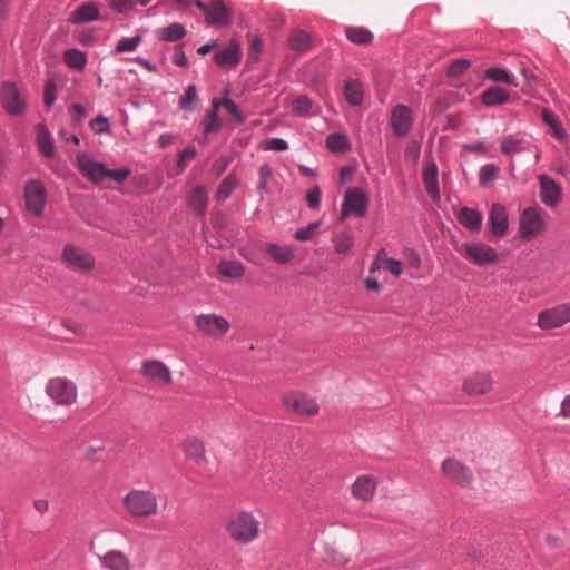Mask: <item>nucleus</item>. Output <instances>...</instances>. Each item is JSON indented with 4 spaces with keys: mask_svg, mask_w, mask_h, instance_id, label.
Listing matches in <instances>:
<instances>
[{
    "mask_svg": "<svg viewBox=\"0 0 570 570\" xmlns=\"http://www.w3.org/2000/svg\"><path fill=\"white\" fill-rule=\"evenodd\" d=\"M90 129L98 135L107 134L110 131L109 120L105 116H98L89 121Z\"/></svg>",
    "mask_w": 570,
    "mask_h": 570,
    "instance_id": "nucleus-53",
    "label": "nucleus"
},
{
    "mask_svg": "<svg viewBox=\"0 0 570 570\" xmlns=\"http://www.w3.org/2000/svg\"><path fill=\"white\" fill-rule=\"evenodd\" d=\"M484 78L494 82H503L510 86L518 87L515 78L511 76L504 68L491 67L484 71Z\"/></svg>",
    "mask_w": 570,
    "mask_h": 570,
    "instance_id": "nucleus-41",
    "label": "nucleus"
},
{
    "mask_svg": "<svg viewBox=\"0 0 570 570\" xmlns=\"http://www.w3.org/2000/svg\"><path fill=\"white\" fill-rule=\"evenodd\" d=\"M333 243L335 253L337 254L348 253L354 244L352 235L347 232H342L334 236Z\"/></svg>",
    "mask_w": 570,
    "mask_h": 570,
    "instance_id": "nucleus-48",
    "label": "nucleus"
},
{
    "mask_svg": "<svg viewBox=\"0 0 570 570\" xmlns=\"http://www.w3.org/2000/svg\"><path fill=\"white\" fill-rule=\"evenodd\" d=\"M422 180L426 193L432 198L433 202L440 200V187L438 179V166L432 160L429 165L423 168L422 171Z\"/></svg>",
    "mask_w": 570,
    "mask_h": 570,
    "instance_id": "nucleus-24",
    "label": "nucleus"
},
{
    "mask_svg": "<svg viewBox=\"0 0 570 570\" xmlns=\"http://www.w3.org/2000/svg\"><path fill=\"white\" fill-rule=\"evenodd\" d=\"M385 268L391 272L394 276L402 274V263L395 258H381L377 256L370 267V274H374L376 271Z\"/></svg>",
    "mask_w": 570,
    "mask_h": 570,
    "instance_id": "nucleus-39",
    "label": "nucleus"
},
{
    "mask_svg": "<svg viewBox=\"0 0 570 570\" xmlns=\"http://www.w3.org/2000/svg\"><path fill=\"white\" fill-rule=\"evenodd\" d=\"M184 48H185L184 43H179L175 47L173 62L178 67H187L188 66V59L186 57Z\"/></svg>",
    "mask_w": 570,
    "mask_h": 570,
    "instance_id": "nucleus-61",
    "label": "nucleus"
},
{
    "mask_svg": "<svg viewBox=\"0 0 570 570\" xmlns=\"http://www.w3.org/2000/svg\"><path fill=\"white\" fill-rule=\"evenodd\" d=\"M245 271L244 264L239 261L223 259L217 265V272L224 278H242L245 275Z\"/></svg>",
    "mask_w": 570,
    "mask_h": 570,
    "instance_id": "nucleus-30",
    "label": "nucleus"
},
{
    "mask_svg": "<svg viewBox=\"0 0 570 570\" xmlns=\"http://www.w3.org/2000/svg\"><path fill=\"white\" fill-rule=\"evenodd\" d=\"M311 36L306 31L296 30L289 36V48L294 51L305 52L311 48Z\"/></svg>",
    "mask_w": 570,
    "mask_h": 570,
    "instance_id": "nucleus-42",
    "label": "nucleus"
},
{
    "mask_svg": "<svg viewBox=\"0 0 570 570\" xmlns=\"http://www.w3.org/2000/svg\"><path fill=\"white\" fill-rule=\"evenodd\" d=\"M421 153V147L416 141H410L406 145L404 155L407 160L417 161Z\"/></svg>",
    "mask_w": 570,
    "mask_h": 570,
    "instance_id": "nucleus-62",
    "label": "nucleus"
},
{
    "mask_svg": "<svg viewBox=\"0 0 570 570\" xmlns=\"http://www.w3.org/2000/svg\"><path fill=\"white\" fill-rule=\"evenodd\" d=\"M141 374L150 381L165 384H170L173 380L170 370L158 360L142 362Z\"/></svg>",
    "mask_w": 570,
    "mask_h": 570,
    "instance_id": "nucleus-21",
    "label": "nucleus"
},
{
    "mask_svg": "<svg viewBox=\"0 0 570 570\" xmlns=\"http://www.w3.org/2000/svg\"><path fill=\"white\" fill-rule=\"evenodd\" d=\"M321 222H312L305 227L297 229L294 238L299 242H307L312 238L313 234L320 228Z\"/></svg>",
    "mask_w": 570,
    "mask_h": 570,
    "instance_id": "nucleus-51",
    "label": "nucleus"
},
{
    "mask_svg": "<svg viewBox=\"0 0 570 570\" xmlns=\"http://www.w3.org/2000/svg\"><path fill=\"white\" fill-rule=\"evenodd\" d=\"M560 415L570 419V394L566 395L561 402Z\"/></svg>",
    "mask_w": 570,
    "mask_h": 570,
    "instance_id": "nucleus-64",
    "label": "nucleus"
},
{
    "mask_svg": "<svg viewBox=\"0 0 570 570\" xmlns=\"http://www.w3.org/2000/svg\"><path fill=\"white\" fill-rule=\"evenodd\" d=\"M188 205L196 214H205L208 206V194L204 186L198 185L191 189L188 198Z\"/></svg>",
    "mask_w": 570,
    "mask_h": 570,
    "instance_id": "nucleus-29",
    "label": "nucleus"
},
{
    "mask_svg": "<svg viewBox=\"0 0 570 570\" xmlns=\"http://www.w3.org/2000/svg\"><path fill=\"white\" fill-rule=\"evenodd\" d=\"M37 131V145L40 153L48 158L52 157L55 154V148L48 128L43 124H38Z\"/></svg>",
    "mask_w": 570,
    "mask_h": 570,
    "instance_id": "nucleus-33",
    "label": "nucleus"
},
{
    "mask_svg": "<svg viewBox=\"0 0 570 570\" xmlns=\"http://www.w3.org/2000/svg\"><path fill=\"white\" fill-rule=\"evenodd\" d=\"M0 102L10 116H22L27 111L26 101L21 98L16 82L4 81L0 86Z\"/></svg>",
    "mask_w": 570,
    "mask_h": 570,
    "instance_id": "nucleus-7",
    "label": "nucleus"
},
{
    "mask_svg": "<svg viewBox=\"0 0 570 570\" xmlns=\"http://www.w3.org/2000/svg\"><path fill=\"white\" fill-rule=\"evenodd\" d=\"M62 256L69 266L77 271L88 272L95 267L94 256L72 245H66L62 250Z\"/></svg>",
    "mask_w": 570,
    "mask_h": 570,
    "instance_id": "nucleus-15",
    "label": "nucleus"
},
{
    "mask_svg": "<svg viewBox=\"0 0 570 570\" xmlns=\"http://www.w3.org/2000/svg\"><path fill=\"white\" fill-rule=\"evenodd\" d=\"M313 100L307 95H298L293 100L292 112L297 117H312Z\"/></svg>",
    "mask_w": 570,
    "mask_h": 570,
    "instance_id": "nucleus-40",
    "label": "nucleus"
},
{
    "mask_svg": "<svg viewBox=\"0 0 570 570\" xmlns=\"http://www.w3.org/2000/svg\"><path fill=\"white\" fill-rule=\"evenodd\" d=\"M232 11L223 0H213L205 17V22L210 27H228L232 24Z\"/></svg>",
    "mask_w": 570,
    "mask_h": 570,
    "instance_id": "nucleus-18",
    "label": "nucleus"
},
{
    "mask_svg": "<svg viewBox=\"0 0 570 570\" xmlns=\"http://www.w3.org/2000/svg\"><path fill=\"white\" fill-rule=\"evenodd\" d=\"M196 156H197V150H196L195 147L189 146V147L183 149L179 153V156H178V159H177V167L180 170H184L186 165H187V161L196 158Z\"/></svg>",
    "mask_w": 570,
    "mask_h": 570,
    "instance_id": "nucleus-58",
    "label": "nucleus"
},
{
    "mask_svg": "<svg viewBox=\"0 0 570 570\" xmlns=\"http://www.w3.org/2000/svg\"><path fill=\"white\" fill-rule=\"evenodd\" d=\"M458 222L468 230L479 233L482 228L483 217L480 210L462 207L456 216Z\"/></svg>",
    "mask_w": 570,
    "mask_h": 570,
    "instance_id": "nucleus-25",
    "label": "nucleus"
},
{
    "mask_svg": "<svg viewBox=\"0 0 570 570\" xmlns=\"http://www.w3.org/2000/svg\"><path fill=\"white\" fill-rule=\"evenodd\" d=\"M344 98L353 107L363 102V86L358 80L350 79L344 86Z\"/></svg>",
    "mask_w": 570,
    "mask_h": 570,
    "instance_id": "nucleus-32",
    "label": "nucleus"
},
{
    "mask_svg": "<svg viewBox=\"0 0 570 570\" xmlns=\"http://www.w3.org/2000/svg\"><path fill=\"white\" fill-rule=\"evenodd\" d=\"M544 232V222L537 207H527L519 218V234L523 242H530Z\"/></svg>",
    "mask_w": 570,
    "mask_h": 570,
    "instance_id": "nucleus-6",
    "label": "nucleus"
},
{
    "mask_svg": "<svg viewBox=\"0 0 570 570\" xmlns=\"http://www.w3.org/2000/svg\"><path fill=\"white\" fill-rule=\"evenodd\" d=\"M326 147L331 151L343 153L350 148L348 139L340 132L330 134L326 138Z\"/></svg>",
    "mask_w": 570,
    "mask_h": 570,
    "instance_id": "nucleus-45",
    "label": "nucleus"
},
{
    "mask_svg": "<svg viewBox=\"0 0 570 570\" xmlns=\"http://www.w3.org/2000/svg\"><path fill=\"white\" fill-rule=\"evenodd\" d=\"M500 150L504 155H513L528 150L527 142L514 135L505 136L500 145Z\"/></svg>",
    "mask_w": 570,
    "mask_h": 570,
    "instance_id": "nucleus-37",
    "label": "nucleus"
},
{
    "mask_svg": "<svg viewBox=\"0 0 570 570\" xmlns=\"http://www.w3.org/2000/svg\"><path fill=\"white\" fill-rule=\"evenodd\" d=\"M100 19L99 6L94 1L83 2L72 12L70 21L73 24H83Z\"/></svg>",
    "mask_w": 570,
    "mask_h": 570,
    "instance_id": "nucleus-23",
    "label": "nucleus"
},
{
    "mask_svg": "<svg viewBox=\"0 0 570 570\" xmlns=\"http://www.w3.org/2000/svg\"><path fill=\"white\" fill-rule=\"evenodd\" d=\"M122 505L130 515L136 518L155 515L158 510L156 495L147 490H130L122 498Z\"/></svg>",
    "mask_w": 570,
    "mask_h": 570,
    "instance_id": "nucleus-3",
    "label": "nucleus"
},
{
    "mask_svg": "<svg viewBox=\"0 0 570 570\" xmlns=\"http://www.w3.org/2000/svg\"><path fill=\"white\" fill-rule=\"evenodd\" d=\"M413 116L411 108L397 105L392 109L390 125L397 137H405L412 129Z\"/></svg>",
    "mask_w": 570,
    "mask_h": 570,
    "instance_id": "nucleus-16",
    "label": "nucleus"
},
{
    "mask_svg": "<svg viewBox=\"0 0 570 570\" xmlns=\"http://www.w3.org/2000/svg\"><path fill=\"white\" fill-rule=\"evenodd\" d=\"M441 472L461 488H469L473 482V473L470 468L454 458H448L442 462Z\"/></svg>",
    "mask_w": 570,
    "mask_h": 570,
    "instance_id": "nucleus-11",
    "label": "nucleus"
},
{
    "mask_svg": "<svg viewBox=\"0 0 570 570\" xmlns=\"http://www.w3.org/2000/svg\"><path fill=\"white\" fill-rule=\"evenodd\" d=\"M364 286L367 291L379 292L381 289V285L379 281L370 274V276L365 279Z\"/></svg>",
    "mask_w": 570,
    "mask_h": 570,
    "instance_id": "nucleus-63",
    "label": "nucleus"
},
{
    "mask_svg": "<svg viewBox=\"0 0 570 570\" xmlns=\"http://www.w3.org/2000/svg\"><path fill=\"white\" fill-rule=\"evenodd\" d=\"M541 118L543 122L549 126L551 130V135L558 140H564L567 138V132L563 129L561 122L558 117L550 110L543 109L541 112Z\"/></svg>",
    "mask_w": 570,
    "mask_h": 570,
    "instance_id": "nucleus-38",
    "label": "nucleus"
},
{
    "mask_svg": "<svg viewBox=\"0 0 570 570\" xmlns=\"http://www.w3.org/2000/svg\"><path fill=\"white\" fill-rule=\"evenodd\" d=\"M63 62L70 68L75 70H82L87 63V55L86 52L71 48L67 49L63 55Z\"/></svg>",
    "mask_w": 570,
    "mask_h": 570,
    "instance_id": "nucleus-36",
    "label": "nucleus"
},
{
    "mask_svg": "<svg viewBox=\"0 0 570 570\" xmlns=\"http://www.w3.org/2000/svg\"><path fill=\"white\" fill-rule=\"evenodd\" d=\"M108 7L116 13L125 14L134 9L132 0H107Z\"/></svg>",
    "mask_w": 570,
    "mask_h": 570,
    "instance_id": "nucleus-55",
    "label": "nucleus"
},
{
    "mask_svg": "<svg viewBox=\"0 0 570 570\" xmlns=\"http://www.w3.org/2000/svg\"><path fill=\"white\" fill-rule=\"evenodd\" d=\"M493 383L491 373L476 372L463 381L462 391L471 396L484 395L492 391Z\"/></svg>",
    "mask_w": 570,
    "mask_h": 570,
    "instance_id": "nucleus-14",
    "label": "nucleus"
},
{
    "mask_svg": "<svg viewBox=\"0 0 570 570\" xmlns=\"http://www.w3.org/2000/svg\"><path fill=\"white\" fill-rule=\"evenodd\" d=\"M142 37L137 35L130 38H121L117 41L115 50L116 52H132L141 43Z\"/></svg>",
    "mask_w": 570,
    "mask_h": 570,
    "instance_id": "nucleus-50",
    "label": "nucleus"
},
{
    "mask_svg": "<svg viewBox=\"0 0 570 570\" xmlns=\"http://www.w3.org/2000/svg\"><path fill=\"white\" fill-rule=\"evenodd\" d=\"M226 532L239 546L249 544L259 537V521L248 511L230 514L225 524Z\"/></svg>",
    "mask_w": 570,
    "mask_h": 570,
    "instance_id": "nucleus-2",
    "label": "nucleus"
},
{
    "mask_svg": "<svg viewBox=\"0 0 570 570\" xmlns=\"http://www.w3.org/2000/svg\"><path fill=\"white\" fill-rule=\"evenodd\" d=\"M265 252L278 264H287L294 257V252L289 246H281L276 243H266Z\"/></svg>",
    "mask_w": 570,
    "mask_h": 570,
    "instance_id": "nucleus-31",
    "label": "nucleus"
},
{
    "mask_svg": "<svg viewBox=\"0 0 570 570\" xmlns=\"http://www.w3.org/2000/svg\"><path fill=\"white\" fill-rule=\"evenodd\" d=\"M488 223L489 228L494 236L503 237L509 229L507 208L500 203L493 204L489 213Z\"/></svg>",
    "mask_w": 570,
    "mask_h": 570,
    "instance_id": "nucleus-20",
    "label": "nucleus"
},
{
    "mask_svg": "<svg viewBox=\"0 0 570 570\" xmlns=\"http://www.w3.org/2000/svg\"><path fill=\"white\" fill-rule=\"evenodd\" d=\"M263 47H264V43H263V40L261 39V37L255 36L250 39L249 52H248V61L249 62L255 63L259 60V56L263 51Z\"/></svg>",
    "mask_w": 570,
    "mask_h": 570,
    "instance_id": "nucleus-52",
    "label": "nucleus"
},
{
    "mask_svg": "<svg viewBox=\"0 0 570 570\" xmlns=\"http://www.w3.org/2000/svg\"><path fill=\"white\" fill-rule=\"evenodd\" d=\"M69 110L71 112L72 126H80L82 120L87 117V109L80 104H73L70 106Z\"/></svg>",
    "mask_w": 570,
    "mask_h": 570,
    "instance_id": "nucleus-56",
    "label": "nucleus"
},
{
    "mask_svg": "<svg viewBox=\"0 0 570 570\" xmlns=\"http://www.w3.org/2000/svg\"><path fill=\"white\" fill-rule=\"evenodd\" d=\"M368 209V197L358 187H351L345 191L344 202L341 208V220L351 214L356 217H364Z\"/></svg>",
    "mask_w": 570,
    "mask_h": 570,
    "instance_id": "nucleus-8",
    "label": "nucleus"
},
{
    "mask_svg": "<svg viewBox=\"0 0 570 570\" xmlns=\"http://www.w3.org/2000/svg\"><path fill=\"white\" fill-rule=\"evenodd\" d=\"M570 322V303H561L538 314L537 325L542 330H553Z\"/></svg>",
    "mask_w": 570,
    "mask_h": 570,
    "instance_id": "nucleus-10",
    "label": "nucleus"
},
{
    "mask_svg": "<svg viewBox=\"0 0 570 570\" xmlns=\"http://www.w3.org/2000/svg\"><path fill=\"white\" fill-rule=\"evenodd\" d=\"M198 97L196 92V86L189 85L184 95L179 98L178 106L185 111H194L195 104H197Z\"/></svg>",
    "mask_w": 570,
    "mask_h": 570,
    "instance_id": "nucleus-47",
    "label": "nucleus"
},
{
    "mask_svg": "<svg viewBox=\"0 0 570 570\" xmlns=\"http://www.w3.org/2000/svg\"><path fill=\"white\" fill-rule=\"evenodd\" d=\"M225 109L238 125H242L246 121L245 114L240 110V108L235 104L234 100L228 99V101H225Z\"/></svg>",
    "mask_w": 570,
    "mask_h": 570,
    "instance_id": "nucleus-57",
    "label": "nucleus"
},
{
    "mask_svg": "<svg viewBox=\"0 0 570 570\" xmlns=\"http://www.w3.org/2000/svg\"><path fill=\"white\" fill-rule=\"evenodd\" d=\"M500 173V168L494 164H485L480 168L479 184L481 187H488L494 181Z\"/></svg>",
    "mask_w": 570,
    "mask_h": 570,
    "instance_id": "nucleus-46",
    "label": "nucleus"
},
{
    "mask_svg": "<svg viewBox=\"0 0 570 570\" xmlns=\"http://www.w3.org/2000/svg\"><path fill=\"white\" fill-rule=\"evenodd\" d=\"M451 244L458 252L464 249L465 257L476 266L493 264L499 258L498 252L493 247L483 243L459 244L456 239L452 238Z\"/></svg>",
    "mask_w": 570,
    "mask_h": 570,
    "instance_id": "nucleus-4",
    "label": "nucleus"
},
{
    "mask_svg": "<svg viewBox=\"0 0 570 570\" xmlns=\"http://www.w3.org/2000/svg\"><path fill=\"white\" fill-rule=\"evenodd\" d=\"M472 62L468 58H460L454 61H452L448 69H446V76L450 78H455L461 75H463L470 67Z\"/></svg>",
    "mask_w": 570,
    "mask_h": 570,
    "instance_id": "nucleus-49",
    "label": "nucleus"
},
{
    "mask_svg": "<svg viewBox=\"0 0 570 570\" xmlns=\"http://www.w3.org/2000/svg\"><path fill=\"white\" fill-rule=\"evenodd\" d=\"M321 196H322L321 188L318 186H314L306 194V200H307L308 207L312 209H318L321 206Z\"/></svg>",
    "mask_w": 570,
    "mask_h": 570,
    "instance_id": "nucleus-59",
    "label": "nucleus"
},
{
    "mask_svg": "<svg viewBox=\"0 0 570 570\" xmlns=\"http://www.w3.org/2000/svg\"><path fill=\"white\" fill-rule=\"evenodd\" d=\"M186 36L185 27L179 22L170 23L169 26L158 30V38L166 42H176Z\"/></svg>",
    "mask_w": 570,
    "mask_h": 570,
    "instance_id": "nucleus-35",
    "label": "nucleus"
},
{
    "mask_svg": "<svg viewBox=\"0 0 570 570\" xmlns=\"http://www.w3.org/2000/svg\"><path fill=\"white\" fill-rule=\"evenodd\" d=\"M214 62L224 69H233L240 61V48L239 45L235 41H230L228 47L215 52Z\"/></svg>",
    "mask_w": 570,
    "mask_h": 570,
    "instance_id": "nucleus-22",
    "label": "nucleus"
},
{
    "mask_svg": "<svg viewBox=\"0 0 570 570\" xmlns=\"http://www.w3.org/2000/svg\"><path fill=\"white\" fill-rule=\"evenodd\" d=\"M510 95L502 87H490L481 95V102L487 107H495L509 101Z\"/></svg>",
    "mask_w": 570,
    "mask_h": 570,
    "instance_id": "nucleus-28",
    "label": "nucleus"
},
{
    "mask_svg": "<svg viewBox=\"0 0 570 570\" xmlns=\"http://www.w3.org/2000/svg\"><path fill=\"white\" fill-rule=\"evenodd\" d=\"M238 180L233 174H228L218 185L216 190V199L224 202L230 197L233 191L236 189Z\"/></svg>",
    "mask_w": 570,
    "mask_h": 570,
    "instance_id": "nucleus-43",
    "label": "nucleus"
},
{
    "mask_svg": "<svg viewBox=\"0 0 570 570\" xmlns=\"http://www.w3.org/2000/svg\"><path fill=\"white\" fill-rule=\"evenodd\" d=\"M266 150L285 151L288 149V142L283 138H271L265 141Z\"/></svg>",
    "mask_w": 570,
    "mask_h": 570,
    "instance_id": "nucleus-60",
    "label": "nucleus"
},
{
    "mask_svg": "<svg viewBox=\"0 0 570 570\" xmlns=\"http://www.w3.org/2000/svg\"><path fill=\"white\" fill-rule=\"evenodd\" d=\"M183 452L186 458L198 464L206 463V450L204 442L196 436H188L183 443Z\"/></svg>",
    "mask_w": 570,
    "mask_h": 570,
    "instance_id": "nucleus-26",
    "label": "nucleus"
},
{
    "mask_svg": "<svg viewBox=\"0 0 570 570\" xmlns=\"http://www.w3.org/2000/svg\"><path fill=\"white\" fill-rule=\"evenodd\" d=\"M46 393L57 405H72L78 396L75 383L65 377L50 379L46 386Z\"/></svg>",
    "mask_w": 570,
    "mask_h": 570,
    "instance_id": "nucleus-5",
    "label": "nucleus"
},
{
    "mask_svg": "<svg viewBox=\"0 0 570 570\" xmlns=\"http://www.w3.org/2000/svg\"><path fill=\"white\" fill-rule=\"evenodd\" d=\"M56 91H57V86H56L55 80H52V79L47 80L45 83V88H43V102L47 107H51L55 104V101L57 99Z\"/></svg>",
    "mask_w": 570,
    "mask_h": 570,
    "instance_id": "nucleus-54",
    "label": "nucleus"
},
{
    "mask_svg": "<svg viewBox=\"0 0 570 570\" xmlns=\"http://www.w3.org/2000/svg\"><path fill=\"white\" fill-rule=\"evenodd\" d=\"M204 127L205 138L210 134L219 132L224 124L215 110H207L205 118L202 121Z\"/></svg>",
    "mask_w": 570,
    "mask_h": 570,
    "instance_id": "nucleus-44",
    "label": "nucleus"
},
{
    "mask_svg": "<svg viewBox=\"0 0 570 570\" xmlns=\"http://www.w3.org/2000/svg\"><path fill=\"white\" fill-rule=\"evenodd\" d=\"M540 198L542 203L551 208L560 204L562 190L560 185L547 175L539 176Z\"/></svg>",
    "mask_w": 570,
    "mask_h": 570,
    "instance_id": "nucleus-19",
    "label": "nucleus"
},
{
    "mask_svg": "<svg viewBox=\"0 0 570 570\" xmlns=\"http://www.w3.org/2000/svg\"><path fill=\"white\" fill-rule=\"evenodd\" d=\"M379 480L368 474L360 475L351 485V493L354 499L370 502L376 493Z\"/></svg>",
    "mask_w": 570,
    "mask_h": 570,
    "instance_id": "nucleus-17",
    "label": "nucleus"
},
{
    "mask_svg": "<svg viewBox=\"0 0 570 570\" xmlns=\"http://www.w3.org/2000/svg\"><path fill=\"white\" fill-rule=\"evenodd\" d=\"M345 36L351 42L357 46H367L374 38L373 33L364 27H346Z\"/></svg>",
    "mask_w": 570,
    "mask_h": 570,
    "instance_id": "nucleus-34",
    "label": "nucleus"
},
{
    "mask_svg": "<svg viewBox=\"0 0 570 570\" xmlns=\"http://www.w3.org/2000/svg\"><path fill=\"white\" fill-rule=\"evenodd\" d=\"M24 199L27 209L35 216H40L43 213L47 194L39 180H31L26 185Z\"/></svg>",
    "mask_w": 570,
    "mask_h": 570,
    "instance_id": "nucleus-13",
    "label": "nucleus"
},
{
    "mask_svg": "<svg viewBox=\"0 0 570 570\" xmlns=\"http://www.w3.org/2000/svg\"><path fill=\"white\" fill-rule=\"evenodd\" d=\"M282 403L287 411L297 415L313 416L320 406L315 399L299 392H289L282 396Z\"/></svg>",
    "mask_w": 570,
    "mask_h": 570,
    "instance_id": "nucleus-9",
    "label": "nucleus"
},
{
    "mask_svg": "<svg viewBox=\"0 0 570 570\" xmlns=\"http://www.w3.org/2000/svg\"><path fill=\"white\" fill-rule=\"evenodd\" d=\"M195 325L198 331L207 336H223L230 327L229 322L225 317L214 313L196 316Z\"/></svg>",
    "mask_w": 570,
    "mask_h": 570,
    "instance_id": "nucleus-12",
    "label": "nucleus"
},
{
    "mask_svg": "<svg viewBox=\"0 0 570 570\" xmlns=\"http://www.w3.org/2000/svg\"><path fill=\"white\" fill-rule=\"evenodd\" d=\"M76 166L87 179L97 185L101 184L105 179L122 184L131 174V170L126 167L110 169L102 161L91 158L86 151L77 154Z\"/></svg>",
    "mask_w": 570,
    "mask_h": 570,
    "instance_id": "nucleus-1",
    "label": "nucleus"
},
{
    "mask_svg": "<svg viewBox=\"0 0 570 570\" xmlns=\"http://www.w3.org/2000/svg\"><path fill=\"white\" fill-rule=\"evenodd\" d=\"M102 566L108 570H129L130 561L128 557L118 550L108 551L101 557Z\"/></svg>",
    "mask_w": 570,
    "mask_h": 570,
    "instance_id": "nucleus-27",
    "label": "nucleus"
}]
</instances>
